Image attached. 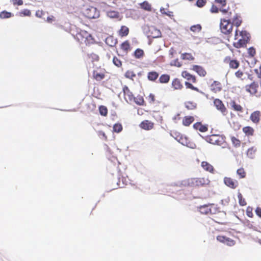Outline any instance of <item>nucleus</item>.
<instances>
[{
	"label": "nucleus",
	"mask_w": 261,
	"mask_h": 261,
	"mask_svg": "<svg viewBox=\"0 0 261 261\" xmlns=\"http://www.w3.org/2000/svg\"><path fill=\"white\" fill-rule=\"evenodd\" d=\"M113 38L112 37H108L106 38V42L110 46H113L116 43V41H112Z\"/></svg>",
	"instance_id": "864d4df0"
},
{
	"label": "nucleus",
	"mask_w": 261,
	"mask_h": 261,
	"mask_svg": "<svg viewBox=\"0 0 261 261\" xmlns=\"http://www.w3.org/2000/svg\"><path fill=\"white\" fill-rule=\"evenodd\" d=\"M193 127L201 132H205L207 130L206 126L203 125L201 122H196L193 125Z\"/></svg>",
	"instance_id": "393cba45"
},
{
	"label": "nucleus",
	"mask_w": 261,
	"mask_h": 261,
	"mask_svg": "<svg viewBox=\"0 0 261 261\" xmlns=\"http://www.w3.org/2000/svg\"><path fill=\"white\" fill-rule=\"evenodd\" d=\"M129 33V29L128 27L122 25L118 31V35L121 37H125L128 35Z\"/></svg>",
	"instance_id": "cd10ccee"
},
{
	"label": "nucleus",
	"mask_w": 261,
	"mask_h": 261,
	"mask_svg": "<svg viewBox=\"0 0 261 261\" xmlns=\"http://www.w3.org/2000/svg\"><path fill=\"white\" fill-rule=\"evenodd\" d=\"M237 174L240 178H244L246 176V172L243 168H240L237 170Z\"/></svg>",
	"instance_id": "a19ab883"
},
{
	"label": "nucleus",
	"mask_w": 261,
	"mask_h": 261,
	"mask_svg": "<svg viewBox=\"0 0 261 261\" xmlns=\"http://www.w3.org/2000/svg\"><path fill=\"white\" fill-rule=\"evenodd\" d=\"M255 152L256 149L253 147H251L248 149L247 152V155L249 158L252 159L255 156Z\"/></svg>",
	"instance_id": "49530a36"
},
{
	"label": "nucleus",
	"mask_w": 261,
	"mask_h": 261,
	"mask_svg": "<svg viewBox=\"0 0 261 261\" xmlns=\"http://www.w3.org/2000/svg\"><path fill=\"white\" fill-rule=\"evenodd\" d=\"M207 141L211 144L221 145L222 144L223 139L219 135H212L207 138Z\"/></svg>",
	"instance_id": "9d476101"
},
{
	"label": "nucleus",
	"mask_w": 261,
	"mask_h": 261,
	"mask_svg": "<svg viewBox=\"0 0 261 261\" xmlns=\"http://www.w3.org/2000/svg\"><path fill=\"white\" fill-rule=\"evenodd\" d=\"M13 15L7 11H3L0 13V18L1 19L9 18L12 17Z\"/></svg>",
	"instance_id": "58836bf2"
},
{
	"label": "nucleus",
	"mask_w": 261,
	"mask_h": 261,
	"mask_svg": "<svg viewBox=\"0 0 261 261\" xmlns=\"http://www.w3.org/2000/svg\"><path fill=\"white\" fill-rule=\"evenodd\" d=\"M214 105L217 110L220 111L223 115L227 114V110L222 101L219 98H216L214 100Z\"/></svg>",
	"instance_id": "6e6552de"
},
{
	"label": "nucleus",
	"mask_w": 261,
	"mask_h": 261,
	"mask_svg": "<svg viewBox=\"0 0 261 261\" xmlns=\"http://www.w3.org/2000/svg\"><path fill=\"white\" fill-rule=\"evenodd\" d=\"M211 12L212 13H218L219 12V9L217 6L213 5L211 8Z\"/></svg>",
	"instance_id": "0e129e2a"
},
{
	"label": "nucleus",
	"mask_w": 261,
	"mask_h": 261,
	"mask_svg": "<svg viewBox=\"0 0 261 261\" xmlns=\"http://www.w3.org/2000/svg\"><path fill=\"white\" fill-rule=\"evenodd\" d=\"M217 240L222 243L231 247L236 244V241L222 235H219L216 238Z\"/></svg>",
	"instance_id": "1a4fd4ad"
},
{
	"label": "nucleus",
	"mask_w": 261,
	"mask_h": 261,
	"mask_svg": "<svg viewBox=\"0 0 261 261\" xmlns=\"http://www.w3.org/2000/svg\"><path fill=\"white\" fill-rule=\"evenodd\" d=\"M194 121V118L193 116H187L183 118L182 124L186 126H189Z\"/></svg>",
	"instance_id": "bb28decb"
},
{
	"label": "nucleus",
	"mask_w": 261,
	"mask_h": 261,
	"mask_svg": "<svg viewBox=\"0 0 261 261\" xmlns=\"http://www.w3.org/2000/svg\"><path fill=\"white\" fill-rule=\"evenodd\" d=\"M260 116L261 113L258 111H256L251 114L250 118L254 123H257L260 120Z\"/></svg>",
	"instance_id": "412c9836"
},
{
	"label": "nucleus",
	"mask_w": 261,
	"mask_h": 261,
	"mask_svg": "<svg viewBox=\"0 0 261 261\" xmlns=\"http://www.w3.org/2000/svg\"><path fill=\"white\" fill-rule=\"evenodd\" d=\"M219 11L222 13L223 15H226V17L229 18L231 17L232 15L231 12L230 11V9L228 8L227 9L222 8L219 10Z\"/></svg>",
	"instance_id": "37998d69"
},
{
	"label": "nucleus",
	"mask_w": 261,
	"mask_h": 261,
	"mask_svg": "<svg viewBox=\"0 0 261 261\" xmlns=\"http://www.w3.org/2000/svg\"><path fill=\"white\" fill-rule=\"evenodd\" d=\"M230 139L234 147L238 148L241 146V141L239 139L234 136H231Z\"/></svg>",
	"instance_id": "f704fd0d"
},
{
	"label": "nucleus",
	"mask_w": 261,
	"mask_h": 261,
	"mask_svg": "<svg viewBox=\"0 0 261 261\" xmlns=\"http://www.w3.org/2000/svg\"><path fill=\"white\" fill-rule=\"evenodd\" d=\"M140 5L142 9H143L146 11H151V6L147 1L143 2V3H141L140 4Z\"/></svg>",
	"instance_id": "c9c22d12"
},
{
	"label": "nucleus",
	"mask_w": 261,
	"mask_h": 261,
	"mask_svg": "<svg viewBox=\"0 0 261 261\" xmlns=\"http://www.w3.org/2000/svg\"><path fill=\"white\" fill-rule=\"evenodd\" d=\"M74 38L79 43L86 45L94 43V39L92 35L87 31L77 29L76 34H73Z\"/></svg>",
	"instance_id": "7ed1b4c3"
},
{
	"label": "nucleus",
	"mask_w": 261,
	"mask_h": 261,
	"mask_svg": "<svg viewBox=\"0 0 261 261\" xmlns=\"http://www.w3.org/2000/svg\"><path fill=\"white\" fill-rule=\"evenodd\" d=\"M155 96L154 94L150 93L148 96V100L149 103H153L155 101Z\"/></svg>",
	"instance_id": "052dcab7"
},
{
	"label": "nucleus",
	"mask_w": 261,
	"mask_h": 261,
	"mask_svg": "<svg viewBox=\"0 0 261 261\" xmlns=\"http://www.w3.org/2000/svg\"><path fill=\"white\" fill-rule=\"evenodd\" d=\"M106 76L105 73L101 70H95L93 72V77L97 81L103 80Z\"/></svg>",
	"instance_id": "6ab92c4d"
},
{
	"label": "nucleus",
	"mask_w": 261,
	"mask_h": 261,
	"mask_svg": "<svg viewBox=\"0 0 261 261\" xmlns=\"http://www.w3.org/2000/svg\"><path fill=\"white\" fill-rule=\"evenodd\" d=\"M258 85L257 83L253 82L250 84L247 85L245 87L246 92L250 93L251 95H255L257 92Z\"/></svg>",
	"instance_id": "9b49d317"
},
{
	"label": "nucleus",
	"mask_w": 261,
	"mask_h": 261,
	"mask_svg": "<svg viewBox=\"0 0 261 261\" xmlns=\"http://www.w3.org/2000/svg\"><path fill=\"white\" fill-rule=\"evenodd\" d=\"M18 15L20 17L23 16H31V11L29 9H23L20 11Z\"/></svg>",
	"instance_id": "79ce46f5"
},
{
	"label": "nucleus",
	"mask_w": 261,
	"mask_h": 261,
	"mask_svg": "<svg viewBox=\"0 0 261 261\" xmlns=\"http://www.w3.org/2000/svg\"><path fill=\"white\" fill-rule=\"evenodd\" d=\"M185 106L188 110H193L196 109L197 104L193 101H188L185 102Z\"/></svg>",
	"instance_id": "2f4dec72"
},
{
	"label": "nucleus",
	"mask_w": 261,
	"mask_h": 261,
	"mask_svg": "<svg viewBox=\"0 0 261 261\" xmlns=\"http://www.w3.org/2000/svg\"><path fill=\"white\" fill-rule=\"evenodd\" d=\"M211 180L208 176L192 177L182 180L180 185L184 187L206 188L210 186Z\"/></svg>",
	"instance_id": "f257e3e1"
},
{
	"label": "nucleus",
	"mask_w": 261,
	"mask_h": 261,
	"mask_svg": "<svg viewBox=\"0 0 261 261\" xmlns=\"http://www.w3.org/2000/svg\"><path fill=\"white\" fill-rule=\"evenodd\" d=\"M202 29V27L200 24H197L193 25L190 27V30L194 33H199Z\"/></svg>",
	"instance_id": "a18cd8bd"
},
{
	"label": "nucleus",
	"mask_w": 261,
	"mask_h": 261,
	"mask_svg": "<svg viewBox=\"0 0 261 261\" xmlns=\"http://www.w3.org/2000/svg\"><path fill=\"white\" fill-rule=\"evenodd\" d=\"M123 92L124 99L127 102H131L134 99V96L128 87L125 85L123 87Z\"/></svg>",
	"instance_id": "ddd939ff"
},
{
	"label": "nucleus",
	"mask_w": 261,
	"mask_h": 261,
	"mask_svg": "<svg viewBox=\"0 0 261 261\" xmlns=\"http://www.w3.org/2000/svg\"><path fill=\"white\" fill-rule=\"evenodd\" d=\"M231 108L236 112L242 113L243 112V108L239 104H238L234 100H231L230 102Z\"/></svg>",
	"instance_id": "5701e85b"
},
{
	"label": "nucleus",
	"mask_w": 261,
	"mask_h": 261,
	"mask_svg": "<svg viewBox=\"0 0 261 261\" xmlns=\"http://www.w3.org/2000/svg\"><path fill=\"white\" fill-rule=\"evenodd\" d=\"M211 91L214 93L221 92L222 90V84L217 81H214L210 86Z\"/></svg>",
	"instance_id": "2eb2a0df"
},
{
	"label": "nucleus",
	"mask_w": 261,
	"mask_h": 261,
	"mask_svg": "<svg viewBox=\"0 0 261 261\" xmlns=\"http://www.w3.org/2000/svg\"><path fill=\"white\" fill-rule=\"evenodd\" d=\"M224 182L226 186L232 189H235L239 186V182L237 180L229 177L224 178Z\"/></svg>",
	"instance_id": "4468645a"
},
{
	"label": "nucleus",
	"mask_w": 261,
	"mask_h": 261,
	"mask_svg": "<svg viewBox=\"0 0 261 261\" xmlns=\"http://www.w3.org/2000/svg\"><path fill=\"white\" fill-rule=\"evenodd\" d=\"M181 59L182 60H186L189 61H193L194 60V57L191 53H184L181 55Z\"/></svg>",
	"instance_id": "4c0bfd02"
},
{
	"label": "nucleus",
	"mask_w": 261,
	"mask_h": 261,
	"mask_svg": "<svg viewBox=\"0 0 261 261\" xmlns=\"http://www.w3.org/2000/svg\"><path fill=\"white\" fill-rule=\"evenodd\" d=\"M133 101H134L136 104L139 106H143L144 104V100L143 97L141 95H138L135 97Z\"/></svg>",
	"instance_id": "72a5a7b5"
},
{
	"label": "nucleus",
	"mask_w": 261,
	"mask_h": 261,
	"mask_svg": "<svg viewBox=\"0 0 261 261\" xmlns=\"http://www.w3.org/2000/svg\"><path fill=\"white\" fill-rule=\"evenodd\" d=\"M107 16L112 18H118L119 17V13L116 11H109L107 12Z\"/></svg>",
	"instance_id": "ea45409f"
},
{
	"label": "nucleus",
	"mask_w": 261,
	"mask_h": 261,
	"mask_svg": "<svg viewBox=\"0 0 261 261\" xmlns=\"http://www.w3.org/2000/svg\"><path fill=\"white\" fill-rule=\"evenodd\" d=\"M147 36L148 37L156 38L161 37L162 33L160 30L153 26H151L149 28Z\"/></svg>",
	"instance_id": "f8f14e48"
},
{
	"label": "nucleus",
	"mask_w": 261,
	"mask_h": 261,
	"mask_svg": "<svg viewBox=\"0 0 261 261\" xmlns=\"http://www.w3.org/2000/svg\"><path fill=\"white\" fill-rule=\"evenodd\" d=\"M113 62L115 65L118 67H120L122 66V62L119 59L116 57H114L113 59Z\"/></svg>",
	"instance_id": "603ef678"
},
{
	"label": "nucleus",
	"mask_w": 261,
	"mask_h": 261,
	"mask_svg": "<svg viewBox=\"0 0 261 261\" xmlns=\"http://www.w3.org/2000/svg\"><path fill=\"white\" fill-rule=\"evenodd\" d=\"M248 54L250 57H254L256 54V51L255 48L252 47L249 48L248 49Z\"/></svg>",
	"instance_id": "5fc2aeb1"
},
{
	"label": "nucleus",
	"mask_w": 261,
	"mask_h": 261,
	"mask_svg": "<svg viewBox=\"0 0 261 261\" xmlns=\"http://www.w3.org/2000/svg\"><path fill=\"white\" fill-rule=\"evenodd\" d=\"M224 62L229 65L230 68L237 69L240 66V62L237 60H232L230 57H227L224 59Z\"/></svg>",
	"instance_id": "dca6fc26"
},
{
	"label": "nucleus",
	"mask_w": 261,
	"mask_h": 261,
	"mask_svg": "<svg viewBox=\"0 0 261 261\" xmlns=\"http://www.w3.org/2000/svg\"><path fill=\"white\" fill-rule=\"evenodd\" d=\"M113 131L116 133H120L122 130V126L120 123H116L114 125Z\"/></svg>",
	"instance_id": "09e8293b"
},
{
	"label": "nucleus",
	"mask_w": 261,
	"mask_h": 261,
	"mask_svg": "<svg viewBox=\"0 0 261 261\" xmlns=\"http://www.w3.org/2000/svg\"><path fill=\"white\" fill-rule=\"evenodd\" d=\"M170 77L169 74H164L160 76L159 82L162 84H166L169 82Z\"/></svg>",
	"instance_id": "473e14b6"
},
{
	"label": "nucleus",
	"mask_w": 261,
	"mask_h": 261,
	"mask_svg": "<svg viewBox=\"0 0 261 261\" xmlns=\"http://www.w3.org/2000/svg\"><path fill=\"white\" fill-rule=\"evenodd\" d=\"M201 167L203 170L211 174H214L215 169L213 165L206 161H202L201 163Z\"/></svg>",
	"instance_id": "a211bd4d"
},
{
	"label": "nucleus",
	"mask_w": 261,
	"mask_h": 261,
	"mask_svg": "<svg viewBox=\"0 0 261 261\" xmlns=\"http://www.w3.org/2000/svg\"><path fill=\"white\" fill-rule=\"evenodd\" d=\"M233 29L232 24L229 19L221 18L220 22V30L222 33L226 35L231 34Z\"/></svg>",
	"instance_id": "423d86ee"
},
{
	"label": "nucleus",
	"mask_w": 261,
	"mask_h": 261,
	"mask_svg": "<svg viewBox=\"0 0 261 261\" xmlns=\"http://www.w3.org/2000/svg\"><path fill=\"white\" fill-rule=\"evenodd\" d=\"M216 2L220 4L222 6L226 5V0H215Z\"/></svg>",
	"instance_id": "338daca9"
},
{
	"label": "nucleus",
	"mask_w": 261,
	"mask_h": 261,
	"mask_svg": "<svg viewBox=\"0 0 261 261\" xmlns=\"http://www.w3.org/2000/svg\"><path fill=\"white\" fill-rule=\"evenodd\" d=\"M192 70L195 71L199 76L204 77L206 74V70L202 66L199 65H193Z\"/></svg>",
	"instance_id": "aec40b11"
},
{
	"label": "nucleus",
	"mask_w": 261,
	"mask_h": 261,
	"mask_svg": "<svg viewBox=\"0 0 261 261\" xmlns=\"http://www.w3.org/2000/svg\"><path fill=\"white\" fill-rule=\"evenodd\" d=\"M242 23V20L241 16L238 14H236L232 18L231 24L234 25L237 28L241 25Z\"/></svg>",
	"instance_id": "b1692460"
},
{
	"label": "nucleus",
	"mask_w": 261,
	"mask_h": 261,
	"mask_svg": "<svg viewBox=\"0 0 261 261\" xmlns=\"http://www.w3.org/2000/svg\"><path fill=\"white\" fill-rule=\"evenodd\" d=\"M199 212L204 215H215L220 212V208L213 203L204 204L198 207Z\"/></svg>",
	"instance_id": "39448f33"
},
{
	"label": "nucleus",
	"mask_w": 261,
	"mask_h": 261,
	"mask_svg": "<svg viewBox=\"0 0 261 261\" xmlns=\"http://www.w3.org/2000/svg\"><path fill=\"white\" fill-rule=\"evenodd\" d=\"M134 55L136 59H140L144 56V52L142 49L138 48L135 51Z\"/></svg>",
	"instance_id": "e433bc0d"
},
{
	"label": "nucleus",
	"mask_w": 261,
	"mask_h": 261,
	"mask_svg": "<svg viewBox=\"0 0 261 261\" xmlns=\"http://www.w3.org/2000/svg\"><path fill=\"white\" fill-rule=\"evenodd\" d=\"M172 86L175 90H181L183 86L178 79H174L172 82Z\"/></svg>",
	"instance_id": "a878e982"
},
{
	"label": "nucleus",
	"mask_w": 261,
	"mask_h": 261,
	"mask_svg": "<svg viewBox=\"0 0 261 261\" xmlns=\"http://www.w3.org/2000/svg\"><path fill=\"white\" fill-rule=\"evenodd\" d=\"M206 3V0H197L196 2V6L199 8H201L205 5Z\"/></svg>",
	"instance_id": "13d9d810"
},
{
	"label": "nucleus",
	"mask_w": 261,
	"mask_h": 261,
	"mask_svg": "<svg viewBox=\"0 0 261 261\" xmlns=\"http://www.w3.org/2000/svg\"><path fill=\"white\" fill-rule=\"evenodd\" d=\"M121 49L125 53L130 50V43L128 40L123 42L120 45Z\"/></svg>",
	"instance_id": "7c9ffc66"
},
{
	"label": "nucleus",
	"mask_w": 261,
	"mask_h": 261,
	"mask_svg": "<svg viewBox=\"0 0 261 261\" xmlns=\"http://www.w3.org/2000/svg\"><path fill=\"white\" fill-rule=\"evenodd\" d=\"M170 134L172 137L182 145L191 148H195L196 146L195 144L191 142L189 138L187 136H184L176 131L172 132Z\"/></svg>",
	"instance_id": "20e7f679"
},
{
	"label": "nucleus",
	"mask_w": 261,
	"mask_h": 261,
	"mask_svg": "<svg viewBox=\"0 0 261 261\" xmlns=\"http://www.w3.org/2000/svg\"><path fill=\"white\" fill-rule=\"evenodd\" d=\"M256 214L260 218H261V208L257 207L255 210Z\"/></svg>",
	"instance_id": "774afa93"
},
{
	"label": "nucleus",
	"mask_w": 261,
	"mask_h": 261,
	"mask_svg": "<svg viewBox=\"0 0 261 261\" xmlns=\"http://www.w3.org/2000/svg\"><path fill=\"white\" fill-rule=\"evenodd\" d=\"M234 39L238 40L233 43V45L237 48L243 47L246 45L250 40V35L246 31H239L237 29L235 31Z\"/></svg>",
	"instance_id": "f03ea898"
},
{
	"label": "nucleus",
	"mask_w": 261,
	"mask_h": 261,
	"mask_svg": "<svg viewBox=\"0 0 261 261\" xmlns=\"http://www.w3.org/2000/svg\"><path fill=\"white\" fill-rule=\"evenodd\" d=\"M238 197L239 199V202L240 205L245 206L246 205L247 203L246 202L245 199L243 197L242 194L239 193L238 195Z\"/></svg>",
	"instance_id": "3c124183"
},
{
	"label": "nucleus",
	"mask_w": 261,
	"mask_h": 261,
	"mask_svg": "<svg viewBox=\"0 0 261 261\" xmlns=\"http://www.w3.org/2000/svg\"><path fill=\"white\" fill-rule=\"evenodd\" d=\"M243 132L247 136H252L254 135V130L251 126H245L243 128Z\"/></svg>",
	"instance_id": "c756f323"
},
{
	"label": "nucleus",
	"mask_w": 261,
	"mask_h": 261,
	"mask_svg": "<svg viewBox=\"0 0 261 261\" xmlns=\"http://www.w3.org/2000/svg\"><path fill=\"white\" fill-rule=\"evenodd\" d=\"M235 75L238 78L243 80L242 77L244 75V72L239 70L235 73Z\"/></svg>",
	"instance_id": "680f3d73"
},
{
	"label": "nucleus",
	"mask_w": 261,
	"mask_h": 261,
	"mask_svg": "<svg viewBox=\"0 0 261 261\" xmlns=\"http://www.w3.org/2000/svg\"><path fill=\"white\" fill-rule=\"evenodd\" d=\"M99 113L101 116H107L108 115V109L106 106H100L99 107Z\"/></svg>",
	"instance_id": "c03bdc74"
},
{
	"label": "nucleus",
	"mask_w": 261,
	"mask_h": 261,
	"mask_svg": "<svg viewBox=\"0 0 261 261\" xmlns=\"http://www.w3.org/2000/svg\"><path fill=\"white\" fill-rule=\"evenodd\" d=\"M173 65H174V66H177L178 67H180L181 66V64L180 63V62L179 61L178 59H176L174 61H173Z\"/></svg>",
	"instance_id": "69168bd1"
},
{
	"label": "nucleus",
	"mask_w": 261,
	"mask_h": 261,
	"mask_svg": "<svg viewBox=\"0 0 261 261\" xmlns=\"http://www.w3.org/2000/svg\"><path fill=\"white\" fill-rule=\"evenodd\" d=\"M11 3L13 6H22L23 4V0H11Z\"/></svg>",
	"instance_id": "4d7b16f0"
},
{
	"label": "nucleus",
	"mask_w": 261,
	"mask_h": 261,
	"mask_svg": "<svg viewBox=\"0 0 261 261\" xmlns=\"http://www.w3.org/2000/svg\"><path fill=\"white\" fill-rule=\"evenodd\" d=\"M139 127L144 130H151L154 127V123L149 120H145L140 123Z\"/></svg>",
	"instance_id": "f3484780"
},
{
	"label": "nucleus",
	"mask_w": 261,
	"mask_h": 261,
	"mask_svg": "<svg viewBox=\"0 0 261 261\" xmlns=\"http://www.w3.org/2000/svg\"><path fill=\"white\" fill-rule=\"evenodd\" d=\"M253 208L250 206H248L246 209V214L248 217L252 218L253 214L252 213Z\"/></svg>",
	"instance_id": "6e6d98bb"
},
{
	"label": "nucleus",
	"mask_w": 261,
	"mask_h": 261,
	"mask_svg": "<svg viewBox=\"0 0 261 261\" xmlns=\"http://www.w3.org/2000/svg\"><path fill=\"white\" fill-rule=\"evenodd\" d=\"M44 14V12L41 10H38L36 12L35 16L38 18H42Z\"/></svg>",
	"instance_id": "bf43d9fd"
},
{
	"label": "nucleus",
	"mask_w": 261,
	"mask_h": 261,
	"mask_svg": "<svg viewBox=\"0 0 261 261\" xmlns=\"http://www.w3.org/2000/svg\"><path fill=\"white\" fill-rule=\"evenodd\" d=\"M182 76L186 79L188 81H191L192 82L195 83L196 82V78L195 75H193L187 71H184L181 72Z\"/></svg>",
	"instance_id": "4be33fe9"
},
{
	"label": "nucleus",
	"mask_w": 261,
	"mask_h": 261,
	"mask_svg": "<svg viewBox=\"0 0 261 261\" xmlns=\"http://www.w3.org/2000/svg\"><path fill=\"white\" fill-rule=\"evenodd\" d=\"M136 76V74L133 71L128 70L125 73V76L126 78L134 80V78Z\"/></svg>",
	"instance_id": "de8ad7c7"
},
{
	"label": "nucleus",
	"mask_w": 261,
	"mask_h": 261,
	"mask_svg": "<svg viewBox=\"0 0 261 261\" xmlns=\"http://www.w3.org/2000/svg\"><path fill=\"white\" fill-rule=\"evenodd\" d=\"M54 21H55V17L54 16L50 15L47 17L46 21L47 22L52 23Z\"/></svg>",
	"instance_id": "e2e57ef3"
},
{
	"label": "nucleus",
	"mask_w": 261,
	"mask_h": 261,
	"mask_svg": "<svg viewBox=\"0 0 261 261\" xmlns=\"http://www.w3.org/2000/svg\"><path fill=\"white\" fill-rule=\"evenodd\" d=\"M185 86L187 88L190 89L191 90H194V91L198 92H200V91L199 90V89L198 88L194 87L191 83H190L189 82H186Z\"/></svg>",
	"instance_id": "8fccbe9b"
},
{
	"label": "nucleus",
	"mask_w": 261,
	"mask_h": 261,
	"mask_svg": "<svg viewBox=\"0 0 261 261\" xmlns=\"http://www.w3.org/2000/svg\"><path fill=\"white\" fill-rule=\"evenodd\" d=\"M84 15L89 19L97 18L99 16V12L94 7H90L86 9L84 12Z\"/></svg>",
	"instance_id": "0eeeda50"
},
{
	"label": "nucleus",
	"mask_w": 261,
	"mask_h": 261,
	"mask_svg": "<svg viewBox=\"0 0 261 261\" xmlns=\"http://www.w3.org/2000/svg\"><path fill=\"white\" fill-rule=\"evenodd\" d=\"M159 73L154 71L149 72L147 74V79L150 81H155L159 77Z\"/></svg>",
	"instance_id": "c85d7f7f"
}]
</instances>
